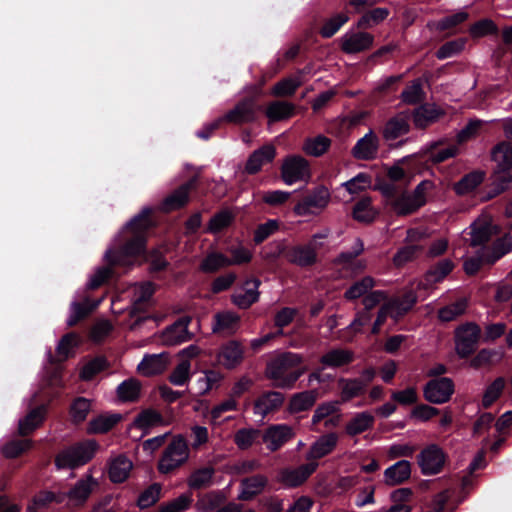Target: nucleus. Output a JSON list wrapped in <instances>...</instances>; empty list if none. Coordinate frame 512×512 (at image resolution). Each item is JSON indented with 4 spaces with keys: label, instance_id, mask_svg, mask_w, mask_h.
<instances>
[{
    "label": "nucleus",
    "instance_id": "f257e3e1",
    "mask_svg": "<svg viewBox=\"0 0 512 512\" xmlns=\"http://www.w3.org/2000/svg\"><path fill=\"white\" fill-rule=\"evenodd\" d=\"M152 209L145 207L123 229L130 239L118 251L108 249L105 253L106 260L113 265L131 266L144 255V232L151 227Z\"/></svg>",
    "mask_w": 512,
    "mask_h": 512
},
{
    "label": "nucleus",
    "instance_id": "f03ea898",
    "mask_svg": "<svg viewBox=\"0 0 512 512\" xmlns=\"http://www.w3.org/2000/svg\"><path fill=\"white\" fill-rule=\"evenodd\" d=\"M329 235L330 230L324 229L321 232L315 233L306 244L295 245L288 248L279 244L278 251L274 253V256L276 257L283 253L286 260L294 265L300 267L312 266L317 263V252L324 247Z\"/></svg>",
    "mask_w": 512,
    "mask_h": 512
},
{
    "label": "nucleus",
    "instance_id": "7ed1b4c3",
    "mask_svg": "<svg viewBox=\"0 0 512 512\" xmlns=\"http://www.w3.org/2000/svg\"><path fill=\"white\" fill-rule=\"evenodd\" d=\"M301 363L302 357L300 354L282 353L267 365L266 375L278 387H291L304 373V369H295Z\"/></svg>",
    "mask_w": 512,
    "mask_h": 512
},
{
    "label": "nucleus",
    "instance_id": "20e7f679",
    "mask_svg": "<svg viewBox=\"0 0 512 512\" xmlns=\"http://www.w3.org/2000/svg\"><path fill=\"white\" fill-rule=\"evenodd\" d=\"M189 447L181 435L175 436L165 448L159 462L160 473L168 474L182 466L189 458Z\"/></svg>",
    "mask_w": 512,
    "mask_h": 512
},
{
    "label": "nucleus",
    "instance_id": "39448f33",
    "mask_svg": "<svg viewBox=\"0 0 512 512\" xmlns=\"http://www.w3.org/2000/svg\"><path fill=\"white\" fill-rule=\"evenodd\" d=\"M98 447V443L94 440L72 446L58 454L55 460L56 466L70 469L82 466L92 459Z\"/></svg>",
    "mask_w": 512,
    "mask_h": 512
},
{
    "label": "nucleus",
    "instance_id": "423d86ee",
    "mask_svg": "<svg viewBox=\"0 0 512 512\" xmlns=\"http://www.w3.org/2000/svg\"><path fill=\"white\" fill-rule=\"evenodd\" d=\"M433 189V183L424 180L419 183L412 193H403L392 200L393 210L398 215H408L425 205L427 194Z\"/></svg>",
    "mask_w": 512,
    "mask_h": 512
},
{
    "label": "nucleus",
    "instance_id": "0eeeda50",
    "mask_svg": "<svg viewBox=\"0 0 512 512\" xmlns=\"http://www.w3.org/2000/svg\"><path fill=\"white\" fill-rule=\"evenodd\" d=\"M331 200L327 187L320 185L312 189L306 196L296 203L293 212L297 216H316L322 213Z\"/></svg>",
    "mask_w": 512,
    "mask_h": 512
},
{
    "label": "nucleus",
    "instance_id": "6e6552de",
    "mask_svg": "<svg viewBox=\"0 0 512 512\" xmlns=\"http://www.w3.org/2000/svg\"><path fill=\"white\" fill-rule=\"evenodd\" d=\"M446 459L447 455L441 447L430 444L418 454L417 463L423 475L432 476L443 470Z\"/></svg>",
    "mask_w": 512,
    "mask_h": 512
},
{
    "label": "nucleus",
    "instance_id": "1a4fd4ad",
    "mask_svg": "<svg viewBox=\"0 0 512 512\" xmlns=\"http://www.w3.org/2000/svg\"><path fill=\"white\" fill-rule=\"evenodd\" d=\"M481 329L475 323H466L455 331V349L461 358L471 355L480 339Z\"/></svg>",
    "mask_w": 512,
    "mask_h": 512
},
{
    "label": "nucleus",
    "instance_id": "9d476101",
    "mask_svg": "<svg viewBox=\"0 0 512 512\" xmlns=\"http://www.w3.org/2000/svg\"><path fill=\"white\" fill-rule=\"evenodd\" d=\"M311 176L308 161L299 155H291L283 160L281 177L285 184L292 185L299 181H307Z\"/></svg>",
    "mask_w": 512,
    "mask_h": 512
},
{
    "label": "nucleus",
    "instance_id": "9b49d317",
    "mask_svg": "<svg viewBox=\"0 0 512 512\" xmlns=\"http://www.w3.org/2000/svg\"><path fill=\"white\" fill-rule=\"evenodd\" d=\"M259 93V88H255L253 96L243 99L232 110L220 118L221 123L225 121L234 124H243L254 121L258 110L256 97Z\"/></svg>",
    "mask_w": 512,
    "mask_h": 512
},
{
    "label": "nucleus",
    "instance_id": "f8f14e48",
    "mask_svg": "<svg viewBox=\"0 0 512 512\" xmlns=\"http://www.w3.org/2000/svg\"><path fill=\"white\" fill-rule=\"evenodd\" d=\"M423 392L428 402L443 404L449 401L454 393V384L447 377L432 379L425 385Z\"/></svg>",
    "mask_w": 512,
    "mask_h": 512
},
{
    "label": "nucleus",
    "instance_id": "ddd939ff",
    "mask_svg": "<svg viewBox=\"0 0 512 512\" xmlns=\"http://www.w3.org/2000/svg\"><path fill=\"white\" fill-rule=\"evenodd\" d=\"M317 467V462H309L297 468H283L278 472L277 481L288 488L300 486L316 471Z\"/></svg>",
    "mask_w": 512,
    "mask_h": 512
},
{
    "label": "nucleus",
    "instance_id": "4468645a",
    "mask_svg": "<svg viewBox=\"0 0 512 512\" xmlns=\"http://www.w3.org/2000/svg\"><path fill=\"white\" fill-rule=\"evenodd\" d=\"M295 436L294 429L287 424L269 426L262 435V440L271 452L279 450Z\"/></svg>",
    "mask_w": 512,
    "mask_h": 512
},
{
    "label": "nucleus",
    "instance_id": "2eb2a0df",
    "mask_svg": "<svg viewBox=\"0 0 512 512\" xmlns=\"http://www.w3.org/2000/svg\"><path fill=\"white\" fill-rule=\"evenodd\" d=\"M470 229V245L473 247L484 245L492 236L499 233L498 227L488 216L478 218L471 224Z\"/></svg>",
    "mask_w": 512,
    "mask_h": 512
},
{
    "label": "nucleus",
    "instance_id": "dca6fc26",
    "mask_svg": "<svg viewBox=\"0 0 512 512\" xmlns=\"http://www.w3.org/2000/svg\"><path fill=\"white\" fill-rule=\"evenodd\" d=\"M374 37L367 32H347L340 39L341 49L348 54L359 53L369 49Z\"/></svg>",
    "mask_w": 512,
    "mask_h": 512
},
{
    "label": "nucleus",
    "instance_id": "f3484780",
    "mask_svg": "<svg viewBox=\"0 0 512 512\" xmlns=\"http://www.w3.org/2000/svg\"><path fill=\"white\" fill-rule=\"evenodd\" d=\"M170 363L168 353L146 354L137 365V371L146 377L161 374Z\"/></svg>",
    "mask_w": 512,
    "mask_h": 512
},
{
    "label": "nucleus",
    "instance_id": "a211bd4d",
    "mask_svg": "<svg viewBox=\"0 0 512 512\" xmlns=\"http://www.w3.org/2000/svg\"><path fill=\"white\" fill-rule=\"evenodd\" d=\"M244 359V347L241 343L231 340L221 346L217 360L227 369H233L240 365Z\"/></svg>",
    "mask_w": 512,
    "mask_h": 512
},
{
    "label": "nucleus",
    "instance_id": "6ab92c4d",
    "mask_svg": "<svg viewBox=\"0 0 512 512\" xmlns=\"http://www.w3.org/2000/svg\"><path fill=\"white\" fill-rule=\"evenodd\" d=\"M259 286L260 281L256 278L245 281L243 286L238 288L232 295V302L239 308H249L259 299Z\"/></svg>",
    "mask_w": 512,
    "mask_h": 512
},
{
    "label": "nucleus",
    "instance_id": "aec40b11",
    "mask_svg": "<svg viewBox=\"0 0 512 512\" xmlns=\"http://www.w3.org/2000/svg\"><path fill=\"white\" fill-rule=\"evenodd\" d=\"M378 148L379 139L377 135L370 130L356 142L351 152L358 160H372L377 157Z\"/></svg>",
    "mask_w": 512,
    "mask_h": 512
},
{
    "label": "nucleus",
    "instance_id": "412c9836",
    "mask_svg": "<svg viewBox=\"0 0 512 512\" xmlns=\"http://www.w3.org/2000/svg\"><path fill=\"white\" fill-rule=\"evenodd\" d=\"M133 468L132 461L125 454H117L108 461V476L113 483H122L130 475Z\"/></svg>",
    "mask_w": 512,
    "mask_h": 512
},
{
    "label": "nucleus",
    "instance_id": "4be33fe9",
    "mask_svg": "<svg viewBox=\"0 0 512 512\" xmlns=\"http://www.w3.org/2000/svg\"><path fill=\"white\" fill-rule=\"evenodd\" d=\"M339 437L336 433H328L320 436L310 447L306 459L310 462L321 459L336 448Z\"/></svg>",
    "mask_w": 512,
    "mask_h": 512
},
{
    "label": "nucleus",
    "instance_id": "5701e85b",
    "mask_svg": "<svg viewBox=\"0 0 512 512\" xmlns=\"http://www.w3.org/2000/svg\"><path fill=\"white\" fill-rule=\"evenodd\" d=\"M190 319L183 317L168 327L162 333V341L164 344L174 346L190 340L191 334L188 331Z\"/></svg>",
    "mask_w": 512,
    "mask_h": 512
},
{
    "label": "nucleus",
    "instance_id": "b1692460",
    "mask_svg": "<svg viewBox=\"0 0 512 512\" xmlns=\"http://www.w3.org/2000/svg\"><path fill=\"white\" fill-rule=\"evenodd\" d=\"M276 156V149L273 145L267 144L255 150L248 158L245 166V171L248 174H255L261 168L273 161Z\"/></svg>",
    "mask_w": 512,
    "mask_h": 512
},
{
    "label": "nucleus",
    "instance_id": "393cba45",
    "mask_svg": "<svg viewBox=\"0 0 512 512\" xmlns=\"http://www.w3.org/2000/svg\"><path fill=\"white\" fill-rule=\"evenodd\" d=\"M284 402V396L280 392L270 391L262 394L254 402V414L264 418L276 411Z\"/></svg>",
    "mask_w": 512,
    "mask_h": 512
},
{
    "label": "nucleus",
    "instance_id": "a878e982",
    "mask_svg": "<svg viewBox=\"0 0 512 512\" xmlns=\"http://www.w3.org/2000/svg\"><path fill=\"white\" fill-rule=\"evenodd\" d=\"M240 325V317L231 311H222L214 315L212 331L223 335L236 333Z\"/></svg>",
    "mask_w": 512,
    "mask_h": 512
},
{
    "label": "nucleus",
    "instance_id": "bb28decb",
    "mask_svg": "<svg viewBox=\"0 0 512 512\" xmlns=\"http://www.w3.org/2000/svg\"><path fill=\"white\" fill-rule=\"evenodd\" d=\"M268 483V478L264 475L257 474L244 478L240 483L239 500L249 501L257 495L261 494Z\"/></svg>",
    "mask_w": 512,
    "mask_h": 512
},
{
    "label": "nucleus",
    "instance_id": "cd10ccee",
    "mask_svg": "<svg viewBox=\"0 0 512 512\" xmlns=\"http://www.w3.org/2000/svg\"><path fill=\"white\" fill-rule=\"evenodd\" d=\"M195 183L196 179L193 178L167 196L161 203V210L170 212L183 207L188 202L189 192L195 186Z\"/></svg>",
    "mask_w": 512,
    "mask_h": 512
},
{
    "label": "nucleus",
    "instance_id": "c85d7f7f",
    "mask_svg": "<svg viewBox=\"0 0 512 512\" xmlns=\"http://www.w3.org/2000/svg\"><path fill=\"white\" fill-rule=\"evenodd\" d=\"M102 299L91 300L89 297L84 296L80 301H73L70 305V314L67 318V325L74 326L80 320L87 317L94 309L98 307Z\"/></svg>",
    "mask_w": 512,
    "mask_h": 512
},
{
    "label": "nucleus",
    "instance_id": "c756f323",
    "mask_svg": "<svg viewBox=\"0 0 512 512\" xmlns=\"http://www.w3.org/2000/svg\"><path fill=\"white\" fill-rule=\"evenodd\" d=\"M46 415V406L39 405L37 407L31 408L29 412L18 421V433L21 436H26L32 433L36 428H38Z\"/></svg>",
    "mask_w": 512,
    "mask_h": 512
},
{
    "label": "nucleus",
    "instance_id": "7c9ffc66",
    "mask_svg": "<svg viewBox=\"0 0 512 512\" xmlns=\"http://www.w3.org/2000/svg\"><path fill=\"white\" fill-rule=\"evenodd\" d=\"M417 296L410 290L401 297H395L384 302L389 307L390 317L395 321L403 317L416 303Z\"/></svg>",
    "mask_w": 512,
    "mask_h": 512
},
{
    "label": "nucleus",
    "instance_id": "2f4dec72",
    "mask_svg": "<svg viewBox=\"0 0 512 512\" xmlns=\"http://www.w3.org/2000/svg\"><path fill=\"white\" fill-rule=\"evenodd\" d=\"M411 463L408 460H399L384 471V483L395 486L404 483L411 476Z\"/></svg>",
    "mask_w": 512,
    "mask_h": 512
},
{
    "label": "nucleus",
    "instance_id": "473e14b6",
    "mask_svg": "<svg viewBox=\"0 0 512 512\" xmlns=\"http://www.w3.org/2000/svg\"><path fill=\"white\" fill-rule=\"evenodd\" d=\"M444 111L436 104L426 103L415 109L413 113V122L417 128H425L437 121Z\"/></svg>",
    "mask_w": 512,
    "mask_h": 512
},
{
    "label": "nucleus",
    "instance_id": "72a5a7b5",
    "mask_svg": "<svg viewBox=\"0 0 512 512\" xmlns=\"http://www.w3.org/2000/svg\"><path fill=\"white\" fill-rule=\"evenodd\" d=\"M409 127V114L400 113L385 124L383 137L387 141L395 140L408 133Z\"/></svg>",
    "mask_w": 512,
    "mask_h": 512
},
{
    "label": "nucleus",
    "instance_id": "f704fd0d",
    "mask_svg": "<svg viewBox=\"0 0 512 512\" xmlns=\"http://www.w3.org/2000/svg\"><path fill=\"white\" fill-rule=\"evenodd\" d=\"M374 421V416L368 411L356 413L346 423L345 432L349 436H356L371 429Z\"/></svg>",
    "mask_w": 512,
    "mask_h": 512
},
{
    "label": "nucleus",
    "instance_id": "c9c22d12",
    "mask_svg": "<svg viewBox=\"0 0 512 512\" xmlns=\"http://www.w3.org/2000/svg\"><path fill=\"white\" fill-rule=\"evenodd\" d=\"M167 422L162 415L154 409H145L141 411L134 419L132 426L148 432L153 427L165 426Z\"/></svg>",
    "mask_w": 512,
    "mask_h": 512
},
{
    "label": "nucleus",
    "instance_id": "e433bc0d",
    "mask_svg": "<svg viewBox=\"0 0 512 512\" xmlns=\"http://www.w3.org/2000/svg\"><path fill=\"white\" fill-rule=\"evenodd\" d=\"M95 486L97 482L91 475L79 480L67 494L69 501L74 505L84 503Z\"/></svg>",
    "mask_w": 512,
    "mask_h": 512
},
{
    "label": "nucleus",
    "instance_id": "4c0bfd02",
    "mask_svg": "<svg viewBox=\"0 0 512 512\" xmlns=\"http://www.w3.org/2000/svg\"><path fill=\"white\" fill-rule=\"evenodd\" d=\"M469 13L465 10H459L454 14L448 15L438 22H430L428 27L439 31L448 30V36L454 35L456 28L467 21Z\"/></svg>",
    "mask_w": 512,
    "mask_h": 512
},
{
    "label": "nucleus",
    "instance_id": "58836bf2",
    "mask_svg": "<svg viewBox=\"0 0 512 512\" xmlns=\"http://www.w3.org/2000/svg\"><path fill=\"white\" fill-rule=\"evenodd\" d=\"M294 106L286 101H273L266 107L265 114L270 122H278L293 116Z\"/></svg>",
    "mask_w": 512,
    "mask_h": 512
},
{
    "label": "nucleus",
    "instance_id": "ea45409f",
    "mask_svg": "<svg viewBox=\"0 0 512 512\" xmlns=\"http://www.w3.org/2000/svg\"><path fill=\"white\" fill-rule=\"evenodd\" d=\"M318 398L316 390H308L294 394L289 403V410L292 413H299L310 409Z\"/></svg>",
    "mask_w": 512,
    "mask_h": 512
},
{
    "label": "nucleus",
    "instance_id": "a19ab883",
    "mask_svg": "<svg viewBox=\"0 0 512 512\" xmlns=\"http://www.w3.org/2000/svg\"><path fill=\"white\" fill-rule=\"evenodd\" d=\"M353 360V353L346 349H333L325 353L320 358V363L324 367L338 368L349 364Z\"/></svg>",
    "mask_w": 512,
    "mask_h": 512
},
{
    "label": "nucleus",
    "instance_id": "79ce46f5",
    "mask_svg": "<svg viewBox=\"0 0 512 512\" xmlns=\"http://www.w3.org/2000/svg\"><path fill=\"white\" fill-rule=\"evenodd\" d=\"M492 158L502 172L512 169V143L503 141L494 147Z\"/></svg>",
    "mask_w": 512,
    "mask_h": 512
},
{
    "label": "nucleus",
    "instance_id": "37998d69",
    "mask_svg": "<svg viewBox=\"0 0 512 512\" xmlns=\"http://www.w3.org/2000/svg\"><path fill=\"white\" fill-rule=\"evenodd\" d=\"M484 177L485 173L482 171L470 172L454 184V191L461 196L467 195L483 182Z\"/></svg>",
    "mask_w": 512,
    "mask_h": 512
},
{
    "label": "nucleus",
    "instance_id": "c03bdc74",
    "mask_svg": "<svg viewBox=\"0 0 512 512\" xmlns=\"http://www.w3.org/2000/svg\"><path fill=\"white\" fill-rule=\"evenodd\" d=\"M331 146V139L324 135L309 137L305 140L302 150L310 156L320 157L328 151Z\"/></svg>",
    "mask_w": 512,
    "mask_h": 512
},
{
    "label": "nucleus",
    "instance_id": "a18cd8bd",
    "mask_svg": "<svg viewBox=\"0 0 512 512\" xmlns=\"http://www.w3.org/2000/svg\"><path fill=\"white\" fill-rule=\"evenodd\" d=\"M338 384L341 390V400L343 402L361 395L365 390V382L357 378H340Z\"/></svg>",
    "mask_w": 512,
    "mask_h": 512
},
{
    "label": "nucleus",
    "instance_id": "49530a36",
    "mask_svg": "<svg viewBox=\"0 0 512 512\" xmlns=\"http://www.w3.org/2000/svg\"><path fill=\"white\" fill-rule=\"evenodd\" d=\"M230 266L229 257L217 251L209 252L200 264V270L205 273H214Z\"/></svg>",
    "mask_w": 512,
    "mask_h": 512
},
{
    "label": "nucleus",
    "instance_id": "de8ad7c7",
    "mask_svg": "<svg viewBox=\"0 0 512 512\" xmlns=\"http://www.w3.org/2000/svg\"><path fill=\"white\" fill-rule=\"evenodd\" d=\"M375 286V280L371 276H365L354 282L344 293L346 300H356L365 297Z\"/></svg>",
    "mask_w": 512,
    "mask_h": 512
},
{
    "label": "nucleus",
    "instance_id": "09e8293b",
    "mask_svg": "<svg viewBox=\"0 0 512 512\" xmlns=\"http://www.w3.org/2000/svg\"><path fill=\"white\" fill-rule=\"evenodd\" d=\"M120 419L121 416L118 414L99 415L89 422L88 432L93 434L106 433L112 429Z\"/></svg>",
    "mask_w": 512,
    "mask_h": 512
},
{
    "label": "nucleus",
    "instance_id": "8fccbe9b",
    "mask_svg": "<svg viewBox=\"0 0 512 512\" xmlns=\"http://www.w3.org/2000/svg\"><path fill=\"white\" fill-rule=\"evenodd\" d=\"M454 268V263L450 259H443L431 267L425 276L428 284L441 282Z\"/></svg>",
    "mask_w": 512,
    "mask_h": 512
},
{
    "label": "nucleus",
    "instance_id": "3c124183",
    "mask_svg": "<svg viewBox=\"0 0 512 512\" xmlns=\"http://www.w3.org/2000/svg\"><path fill=\"white\" fill-rule=\"evenodd\" d=\"M505 386L506 380L503 377H498L489 384L483 393L482 406L490 407L501 396Z\"/></svg>",
    "mask_w": 512,
    "mask_h": 512
},
{
    "label": "nucleus",
    "instance_id": "603ef678",
    "mask_svg": "<svg viewBox=\"0 0 512 512\" xmlns=\"http://www.w3.org/2000/svg\"><path fill=\"white\" fill-rule=\"evenodd\" d=\"M425 80L418 78L411 82L401 93L403 102L407 104H416L424 99L423 84Z\"/></svg>",
    "mask_w": 512,
    "mask_h": 512
},
{
    "label": "nucleus",
    "instance_id": "864d4df0",
    "mask_svg": "<svg viewBox=\"0 0 512 512\" xmlns=\"http://www.w3.org/2000/svg\"><path fill=\"white\" fill-rule=\"evenodd\" d=\"M141 384L137 379L130 378L117 387L118 397L122 401H134L139 397Z\"/></svg>",
    "mask_w": 512,
    "mask_h": 512
},
{
    "label": "nucleus",
    "instance_id": "5fc2aeb1",
    "mask_svg": "<svg viewBox=\"0 0 512 512\" xmlns=\"http://www.w3.org/2000/svg\"><path fill=\"white\" fill-rule=\"evenodd\" d=\"M226 500L222 492L213 491L199 497L196 506L201 511L217 510Z\"/></svg>",
    "mask_w": 512,
    "mask_h": 512
},
{
    "label": "nucleus",
    "instance_id": "6e6d98bb",
    "mask_svg": "<svg viewBox=\"0 0 512 512\" xmlns=\"http://www.w3.org/2000/svg\"><path fill=\"white\" fill-rule=\"evenodd\" d=\"M389 15L387 8H375L366 12L357 22L358 28H371L384 21Z\"/></svg>",
    "mask_w": 512,
    "mask_h": 512
},
{
    "label": "nucleus",
    "instance_id": "4d7b16f0",
    "mask_svg": "<svg viewBox=\"0 0 512 512\" xmlns=\"http://www.w3.org/2000/svg\"><path fill=\"white\" fill-rule=\"evenodd\" d=\"M233 220L234 214L231 211L222 210L210 219L207 231L213 234L219 233L229 227Z\"/></svg>",
    "mask_w": 512,
    "mask_h": 512
},
{
    "label": "nucleus",
    "instance_id": "13d9d810",
    "mask_svg": "<svg viewBox=\"0 0 512 512\" xmlns=\"http://www.w3.org/2000/svg\"><path fill=\"white\" fill-rule=\"evenodd\" d=\"M466 308L467 301L465 299H459L456 302L441 308L438 312V317L443 322L453 321L462 315Z\"/></svg>",
    "mask_w": 512,
    "mask_h": 512
},
{
    "label": "nucleus",
    "instance_id": "bf43d9fd",
    "mask_svg": "<svg viewBox=\"0 0 512 512\" xmlns=\"http://www.w3.org/2000/svg\"><path fill=\"white\" fill-rule=\"evenodd\" d=\"M512 250V236L505 234L502 238L498 239L492 247V253L487 255V263H494L502 256L506 255Z\"/></svg>",
    "mask_w": 512,
    "mask_h": 512
},
{
    "label": "nucleus",
    "instance_id": "052dcab7",
    "mask_svg": "<svg viewBox=\"0 0 512 512\" xmlns=\"http://www.w3.org/2000/svg\"><path fill=\"white\" fill-rule=\"evenodd\" d=\"M214 469L211 467L201 468L191 474L188 480V485L194 489H201L208 487L211 484Z\"/></svg>",
    "mask_w": 512,
    "mask_h": 512
},
{
    "label": "nucleus",
    "instance_id": "680f3d73",
    "mask_svg": "<svg viewBox=\"0 0 512 512\" xmlns=\"http://www.w3.org/2000/svg\"><path fill=\"white\" fill-rule=\"evenodd\" d=\"M154 293L152 283L146 282L133 286V305L134 310H141L142 305L147 302Z\"/></svg>",
    "mask_w": 512,
    "mask_h": 512
},
{
    "label": "nucleus",
    "instance_id": "e2e57ef3",
    "mask_svg": "<svg viewBox=\"0 0 512 512\" xmlns=\"http://www.w3.org/2000/svg\"><path fill=\"white\" fill-rule=\"evenodd\" d=\"M353 216L357 221L371 222L376 216V211L371 206V199L365 197L358 201L353 209Z\"/></svg>",
    "mask_w": 512,
    "mask_h": 512
},
{
    "label": "nucleus",
    "instance_id": "0e129e2a",
    "mask_svg": "<svg viewBox=\"0 0 512 512\" xmlns=\"http://www.w3.org/2000/svg\"><path fill=\"white\" fill-rule=\"evenodd\" d=\"M469 33L473 38H481L487 35L497 34L498 27L493 20L485 18L471 25Z\"/></svg>",
    "mask_w": 512,
    "mask_h": 512
},
{
    "label": "nucleus",
    "instance_id": "69168bd1",
    "mask_svg": "<svg viewBox=\"0 0 512 512\" xmlns=\"http://www.w3.org/2000/svg\"><path fill=\"white\" fill-rule=\"evenodd\" d=\"M65 498L64 494H55L50 491H43L37 494L32 504H30L27 508L28 512H36L38 509L45 507L47 504L55 501V502H62Z\"/></svg>",
    "mask_w": 512,
    "mask_h": 512
},
{
    "label": "nucleus",
    "instance_id": "338daca9",
    "mask_svg": "<svg viewBox=\"0 0 512 512\" xmlns=\"http://www.w3.org/2000/svg\"><path fill=\"white\" fill-rule=\"evenodd\" d=\"M259 435L260 432L257 429L243 428L235 433L234 442L239 449L246 450L253 445Z\"/></svg>",
    "mask_w": 512,
    "mask_h": 512
},
{
    "label": "nucleus",
    "instance_id": "774afa93",
    "mask_svg": "<svg viewBox=\"0 0 512 512\" xmlns=\"http://www.w3.org/2000/svg\"><path fill=\"white\" fill-rule=\"evenodd\" d=\"M192 501V495L184 493L169 503L162 505L158 512H183L190 507Z\"/></svg>",
    "mask_w": 512,
    "mask_h": 512
}]
</instances>
